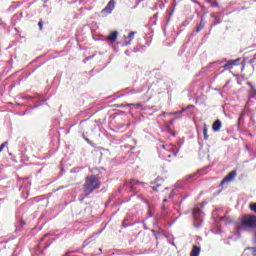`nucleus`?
Returning <instances> with one entry per match:
<instances>
[{
    "label": "nucleus",
    "mask_w": 256,
    "mask_h": 256,
    "mask_svg": "<svg viewBox=\"0 0 256 256\" xmlns=\"http://www.w3.org/2000/svg\"><path fill=\"white\" fill-rule=\"evenodd\" d=\"M101 187V180L96 175H90L85 178L84 193L87 196L91 195L95 189Z\"/></svg>",
    "instance_id": "f257e3e1"
},
{
    "label": "nucleus",
    "mask_w": 256,
    "mask_h": 256,
    "mask_svg": "<svg viewBox=\"0 0 256 256\" xmlns=\"http://www.w3.org/2000/svg\"><path fill=\"white\" fill-rule=\"evenodd\" d=\"M242 227H246V229H253L256 227V216L251 214H246L241 219Z\"/></svg>",
    "instance_id": "f03ea898"
},
{
    "label": "nucleus",
    "mask_w": 256,
    "mask_h": 256,
    "mask_svg": "<svg viewBox=\"0 0 256 256\" xmlns=\"http://www.w3.org/2000/svg\"><path fill=\"white\" fill-rule=\"evenodd\" d=\"M153 191H161L165 189V180L163 178H156L154 182H151Z\"/></svg>",
    "instance_id": "7ed1b4c3"
},
{
    "label": "nucleus",
    "mask_w": 256,
    "mask_h": 256,
    "mask_svg": "<svg viewBox=\"0 0 256 256\" xmlns=\"http://www.w3.org/2000/svg\"><path fill=\"white\" fill-rule=\"evenodd\" d=\"M235 177H237V170H232L223 178V180L220 183V187H223L225 183H231V181H235Z\"/></svg>",
    "instance_id": "20e7f679"
},
{
    "label": "nucleus",
    "mask_w": 256,
    "mask_h": 256,
    "mask_svg": "<svg viewBox=\"0 0 256 256\" xmlns=\"http://www.w3.org/2000/svg\"><path fill=\"white\" fill-rule=\"evenodd\" d=\"M113 9H115V0H110L106 7L101 10L102 15H110V13L113 12Z\"/></svg>",
    "instance_id": "39448f33"
},
{
    "label": "nucleus",
    "mask_w": 256,
    "mask_h": 256,
    "mask_svg": "<svg viewBox=\"0 0 256 256\" xmlns=\"http://www.w3.org/2000/svg\"><path fill=\"white\" fill-rule=\"evenodd\" d=\"M239 61H241V59H235V60H229L226 64H224L223 66H221V69H233V67H235V65H237V63H239Z\"/></svg>",
    "instance_id": "423d86ee"
},
{
    "label": "nucleus",
    "mask_w": 256,
    "mask_h": 256,
    "mask_svg": "<svg viewBox=\"0 0 256 256\" xmlns=\"http://www.w3.org/2000/svg\"><path fill=\"white\" fill-rule=\"evenodd\" d=\"M119 37V32L117 31H112L110 34L106 37V41L108 43H115L117 41V38Z\"/></svg>",
    "instance_id": "0eeeda50"
},
{
    "label": "nucleus",
    "mask_w": 256,
    "mask_h": 256,
    "mask_svg": "<svg viewBox=\"0 0 256 256\" xmlns=\"http://www.w3.org/2000/svg\"><path fill=\"white\" fill-rule=\"evenodd\" d=\"M174 195H175V194H174L173 190H171V191L169 192V194H168V197H165V198L163 199L162 211L167 212V210L169 209V207H168L167 205H165V203H167V202L169 201V199H173Z\"/></svg>",
    "instance_id": "6e6552de"
},
{
    "label": "nucleus",
    "mask_w": 256,
    "mask_h": 256,
    "mask_svg": "<svg viewBox=\"0 0 256 256\" xmlns=\"http://www.w3.org/2000/svg\"><path fill=\"white\" fill-rule=\"evenodd\" d=\"M201 255V247L194 245L190 252V256H199Z\"/></svg>",
    "instance_id": "1a4fd4ad"
},
{
    "label": "nucleus",
    "mask_w": 256,
    "mask_h": 256,
    "mask_svg": "<svg viewBox=\"0 0 256 256\" xmlns=\"http://www.w3.org/2000/svg\"><path fill=\"white\" fill-rule=\"evenodd\" d=\"M221 127H222V123L221 120H216L213 125H212V129L214 132H218L221 131Z\"/></svg>",
    "instance_id": "9d476101"
},
{
    "label": "nucleus",
    "mask_w": 256,
    "mask_h": 256,
    "mask_svg": "<svg viewBox=\"0 0 256 256\" xmlns=\"http://www.w3.org/2000/svg\"><path fill=\"white\" fill-rule=\"evenodd\" d=\"M206 25L205 18H201L200 24L196 28V33H199V31H202Z\"/></svg>",
    "instance_id": "9b49d317"
},
{
    "label": "nucleus",
    "mask_w": 256,
    "mask_h": 256,
    "mask_svg": "<svg viewBox=\"0 0 256 256\" xmlns=\"http://www.w3.org/2000/svg\"><path fill=\"white\" fill-rule=\"evenodd\" d=\"M135 33H137V32H130L128 34L127 39H129V40L128 41L125 40V45H131V42L133 41V39H135Z\"/></svg>",
    "instance_id": "f8f14e48"
},
{
    "label": "nucleus",
    "mask_w": 256,
    "mask_h": 256,
    "mask_svg": "<svg viewBox=\"0 0 256 256\" xmlns=\"http://www.w3.org/2000/svg\"><path fill=\"white\" fill-rule=\"evenodd\" d=\"M126 107H134L135 109H143V103L139 102V103H130V104H126Z\"/></svg>",
    "instance_id": "ddd939ff"
},
{
    "label": "nucleus",
    "mask_w": 256,
    "mask_h": 256,
    "mask_svg": "<svg viewBox=\"0 0 256 256\" xmlns=\"http://www.w3.org/2000/svg\"><path fill=\"white\" fill-rule=\"evenodd\" d=\"M207 133H208L207 126H204L203 135H204L205 141H209V134Z\"/></svg>",
    "instance_id": "4468645a"
},
{
    "label": "nucleus",
    "mask_w": 256,
    "mask_h": 256,
    "mask_svg": "<svg viewBox=\"0 0 256 256\" xmlns=\"http://www.w3.org/2000/svg\"><path fill=\"white\" fill-rule=\"evenodd\" d=\"M208 3L211 7H219V2H217V0H208Z\"/></svg>",
    "instance_id": "2eb2a0df"
},
{
    "label": "nucleus",
    "mask_w": 256,
    "mask_h": 256,
    "mask_svg": "<svg viewBox=\"0 0 256 256\" xmlns=\"http://www.w3.org/2000/svg\"><path fill=\"white\" fill-rule=\"evenodd\" d=\"M185 111H187V108H183L182 110L171 113L170 115H181L182 113H185Z\"/></svg>",
    "instance_id": "dca6fc26"
},
{
    "label": "nucleus",
    "mask_w": 256,
    "mask_h": 256,
    "mask_svg": "<svg viewBox=\"0 0 256 256\" xmlns=\"http://www.w3.org/2000/svg\"><path fill=\"white\" fill-rule=\"evenodd\" d=\"M248 251H251L253 256H256V248L255 247H249L247 248Z\"/></svg>",
    "instance_id": "f3484780"
},
{
    "label": "nucleus",
    "mask_w": 256,
    "mask_h": 256,
    "mask_svg": "<svg viewBox=\"0 0 256 256\" xmlns=\"http://www.w3.org/2000/svg\"><path fill=\"white\" fill-rule=\"evenodd\" d=\"M8 145V142H3L1 145H0V153L5 149V147H7Z\"/></svg>",
    "instance_id": "a211bd4d"
},
{
    "label": "nucleus",
    "mask_w": 256,
    "mask_h": 256,
    "mask_svg": "<svg viewBox=\"0 0 256 256\" xmlns=\"http://www.w3.org/2000/svg\"><path fill=\"white\" fill-rule=\"evenodd\" d=\"M38 27H39L40 31H43V20H40L38 22Z\"/></svg>",
    "instance_id": "6ab92c4d"
},
{
    "label": "nucleus",
    "mask_w": 256,
    "mask_h": 256,
    "mask_svg": "<svg viewBox=\"0 0 256 256\" xmlns=\"http://www.w3.org/2000/svg\"><path fill=\"white\" fill-rule=\"evenodd\" d=\"M193 177H195V174H190L186 176V180L189 181V179H193Z\"/></svg>",
    "instance_id": "aec40b11"
},
{
    "label": "nucleus",
    "mask_w": 256,
    "mask_h": 256,
    "mask_svg": "<svg viewBox=\"0 0 256 256\" xmlns=\"http://www.w3.org/2000/svg\"><path fill=\"white\" fill-rule=\"evenodd\" d=\"M131 183H133L134 185L141 184V182H139L137 180H131Z\"/></svg>",
    "instance_id": "412c9836"
},
{
    "label": "nucleus",
    "mask_w": 256,
    "mask_h": 256,
    "mask_svg": "<svg viewBox=\"0 0 256 256\" xmlns=\"http://www.w3.org/2000/svg\"><path fill=\"white\" fill-rule=\"evenodd\" d=\"M199 211H201V210H200V209H198V208L194 209V211H193V215H197V213H199Z\"/></svg>",
    "instance_id": "4be33fe9"
},
{
    "label": "nucleus",
    "mask_w": 256,
    "mask_h": 256,
    "mask_svg": "<svg viewBox=\"0 0 256 256\" xmlns=\"http://www.w3.org/2000/svg\"><path fill=\"white\" fill-rule=\"evenodd\" d=\"M193 107H195L194 105H188L187 107H186V109H193Z\"/></svg>",
    "instance_id": "5701e85b"
},
{
    "label": "nucleus",
    "mask_w": 256,
    "mask_h": 256,
    "mask_svg": "<svg viewBox=\"0 0 256 256\" xmlns=\"http://www.w3.org/2000/svg\"><path fill=\"white\" fill-rule=\"evenodd\" d=\"M3 25V19L0 18V27Z\"/></svg>",
    "instance_id": "b1692460"
},
{
    "label": "nucleus",
    "mask_w": 256,
    "mask_h": 256,
    "mask_svg": "<svg viewBox=\"0 0 256 256\" xmlns=\"http://www.w3.org/2000/svg\"><path fill=\"white\" fill-rule=\"evenodd\" d=\"M89 243H91V241H89V240L85 241L86 245H89Z\"/></svg>",
    "instance_id": "393cba45"
},
{
    "label": "nucleus",
    "mask_w": 256,
    "mask_h": 256,
    "mask_svg": "<svg viewBox=\"0 0 256 256\" xmlns=\"http://www.w3.org/2000/svg\"><path fill=\"white\" fill-rule=\"evenodd\" d=\"M147 101H149V99H147L146 101H144V103H147Z\"/></svg>",
    "instance_id": "a878e982"
},
{
    "label": "nucleus",
    "mask_w": 256,
    "mask_h": 256,
    "mask_svg": "<svg viewBox=\"0 0 256 256\" xmlns=\"http://www.w3.org/2000/svg\"><path fill=\"white\" fill-rule=\"evenodd\" d=\"M162 148L165 149V145H162Z\"/></svg>",
    "instance_id": "bb28decb"
},
{
    "label": "nucleus",
    "mask_w": 256,
    "mask_h": 256,
    "mask_svg": "<svg viewBox=\"0 0 256 256\" xmlns=\"http://www.w3.org/2000/svg\"><path fill=\"white\" fill-rule=\"evenodd\" d=\"M170 123L173 124V120Z\"/></svg>",
    "instance_id": "cd10ccee"
},
{
    "label": "nucleus",
    "mask_w": 256,
    "mask_h": 256,
    "mask_svg": "<svg viewBox=\"0 0 256 256\" xmlns=\"http://www.w3.org/2000/svg\"><path fill=\"white\" fill-rule=\"evenodd\" d=\"M99 251H102L101 248L99 249Z\"/></svg>",
    "instance_id": "c85d7f7f"
}]
</instances>
